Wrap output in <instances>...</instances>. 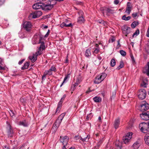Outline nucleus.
I'll list each match as a JSON object with an SVG mask.
<instances>
[{
	"mask_svg": "<svg viewBox=\"0 0 149 149\" xmlns=\"http://www.w3.org/2000/svg\"><path fill=\"white\" fill-rule=\"evenodd\" d=\"M102 81H103V80L101 79V77H100V75H98L96 77L94 82L95 84H98L101 82Z\"/></svg>",
	"mask_w": 149,
	"mask_h": 149,
	"instance_id": "a211bd4d",
	"label": "nucleus"
},
{
	"mask_svg": "<svg viewBox=\"0 0 149 149\" xmlns=\"http://www.w3.org/2000/svg\"><path fill=\"white\" fill-rule=\"evenodd\" d=\"M139 33V31L138 29H137L136 31L134 33L133 35V37H134L138 35Z\"/></svg>",
	"mask_w": 149,
	"mask_h": 149,
	"instance_id": "ea45409f",
	"label": "nucleus"
},
{
	"mask_svg": "<svg viewBox=\"0 0 149 149\" xmlns=\"http://www.w3.org/2000/svg\"><path fill=\"white\" fill-rule=\"evenodd\" d=\"M65 113H62L59 116L57 119H58L59 120H60L61 121L64 116H65Z\"/></svg>",
	"mask_w": 149,
	"mask_h": 149,
	"instance_id": "c9c22d12",
	"label": "nucleus"
},
{
	"mask_svg": "<svg viewBox=\"0 0 149 149\" xmlns=\"http://www.w3.org/2000/svg\"><path fill=\"white\" fill-rule=\"evenodd\" d=\"M61 121L58 119H57L54 124L53 127L52 129L53 132H55L57 130L58 127L60 126Z\"/></svg>",
	"mask_w": 149,
	"mask_h": 149,
	"instance_id": "0eeeda50",
	"label": "nucleus"
},
{
	"mask_svg": "<svg viewBox=\"0 0 149 149\" xmlns=\"http://www.w3.org/2000/svg\"><path fill=\"white\" fill-rule=\"evenodd\" d=\"M115 40V39L114 37V36H112L109 39V42H114Z\"/></svg>",
	"mask_w": 149,
	"mask_h": 149,
	"instance_id": "49530a36",
	"label": "nucleus"
},
{
	"mask_svg": "<svg viewBox=\"0 0 149 149\" xmlns=\"http://www.w3.org/2000/svg\"><path fill=\"white\" fill-rule=\"evenodd\" d=\"M88 67V64L86 65H84L82 67L83 69L84 70H86Z\"/></svg>",
	"mask_w": 149,
	"mask_h": 149,
	"instance_id": "052dcab7",
	"label": "nucleus"
},
{
	"mask_svg": "<svg viewBox=\"0 0 149 149\" xmlns=\"http://www.w3.org/2000/svg\"><path fill=\"white\" fill-rule=\"evenodd\" d=\"M111 67H114L116 65V62L114 59L112 58L111 61Z\"/></svg>",
	"mask_w": 149,
	"mask_h": 149,
	"instance_id": "e433bc0d",
	"label": "nucleus"
},
{
	"mask_svg": "<svg viewBox=\"0 0 149 149\" xmlns=\"http://www.w3.org/2000/svg\"><path fill=\"white\" fill-rule=\"evenodd\" d=\"M138 13H134L132 14V16L134 18H135L137 16Z\"/></svg>",
	"mask_w": 149,
	"mask_h": 149,
	"instance_id": "5fc2aeb1",
	"label": "nucleus"
},
{
	"mask_svg": "<svg viewBox=\"0 0 149 149\" xmlns=\"http://www.w3.org/2000/svg\"><path fill=\"white\" fill-rule=\"evenodd\" d=\"M23 27L27 31H30L31 29V24L29 22H26L23 24Z\"/></svg>",
	"mask_w": 149,
	"mask_h": 149,
	"instance_id": "423d86ee",
	"label": "nucleus"
},
{
	"mask_svg": "<svg viewBox=\"0 0 149 149\" xmlns=\"http://www.w3.org/2000/svg\"><path fill=\"white\" fill-rule=\"evenodd\" d=\"M144 139L146 143L149 146V133L146 134Z\"/></svg>",
	"mask_w": 149,
	"mask_h": 149,
	"instance_id": "aec40b11",
	"label": "nucleus"
},
{
	"mask_svg": "<svg viewBox=\"0 0 149 149\" xmlns=\"http://www.w3.org/2000/svg\"><path fill=\"white\" fill-rule=\"evenodd\" d=\"M103 141V140L101 139L100 140L99 142L97 143V145L98 146H100L101 144L102 143Z\"/></svg>",
	"mask_w": 149,
	"mask_h": 149,
	"instance_id": "603ef678",
	"label": "nucleus"
},
{
	"mask_svg": "<svg viewBox=\"0 0 149 149\" xmlns=\"http://www.w3.org/2000/svg\"><path fill=\"white\" fill-rule=\"evenodd\" d=\"M66 97V95L64 94L63 95V96L61 97L60 101H61L63 102V100L65 99V98Z\"/></svg>",
	"mask_w": 149,
	"mask_h": 149,
	"instance_id": "864d4df0",
	"label": "nucleus"
},
{
	"mask_svg": "<svg viewBox=\"0 0 149 149\" xmlns=\"http://www.w3.org/2000/svg\"><path fill=\"white\" fill-rule=\"evenodd\" d=\"M143 73L149 76V62H148L143 70Z\"/></svg>",
	"mask_w": 149,
	"mask_h": 149,
	"instance_id": "2eb2a0df",
	"label": "nucleus"
},
{
	"mask_svg": "<svg viewBox=\"0 0 149 149\" xmlns=\"http://www.w3.org/2000/svg\"><path fill=\"white\" fill-rule=\"evenodd\" d=\"M139 146V143L137 142L134 143L132 147L135 149H138Z\"/></svg>",
	"mask_w": 149,
	"mask_h": 149,
	"instance_id": "c85d7f7f",
	"label": "nucleus"
},
{
	"mask_svg": "<svg viewBox=\"0 0 149 149\" xmlns=\"http://www.w3.org/2000/svg\"><path fill=\"white\" fill-rule=\"evenodd\" d=\"M65 26L66 27H70L72 26V24L71 23H70L68 24H67L65 23Z\"/></svg>",
	"mask_w": 149,
	"mask_h": 149,
	"instance_id": "13d9d810",
	"label": "nucleus"
},
{
	"mask_svg": "<svg viewBox=\"0 0 149 149\" xmlns=\"http://www.w3.org/2000/svg\"><path fill=\"white\" fill-rule=\"evenodd\" d=\"M101 10H102V11H103L104 10H105L103 9L102 10L101 9ZM105 10L107 14H112L113 12V10L110 8H107L106 9V10Z\"/></svg>",
	"mask_w": 149,
	"mask_h": 149,
	"instance_id": "b1692460",
	"label": "nucleus"
},
{
	"mask_svg": "<svg viewBox=\"0 0 149 149\" xmlns=\"http://www.w3.org/2000/svg\"><path fill=\"white\" fill-rule=\"evenodd\" d=\"M81 136H79V135H78V136H75L74 138V139L76 140H79V139L80 140H79V142L80 143H81Z\"/></svg>",
	"mask_w": 149,
	"mask_h": 149,
	"instance_id": "de8ad7c7",
	"label": "nucleus"
},
{
	"mask_svg": "<svg viewBox=\"0 0 149 149\" xmlns=\"http://www.w3.org/2000/svg\"><path fill=\"white\" fill-rule=\"evenodd\" d=\"M148 124L142 123L139 125V127L141 131L144 133H147L149 130Z\"/></svg>",
	"mask_w": 149,
	"mask_h": 149,
	"instance_id": "f03ea898",
	"label": "nucleus"
},
{
	"mask_svg": "<svg viewBox=\"0 0 149 149\" xmlns=\"http://www.w3.org/2000/svg\"><path fill=\"white\" fill-rule=\"evenodd\" d=\"M139 24V22H138L134 21L131 24V26L132 28H134L136 26Z\"/></svg>",
	"mask_w": 149,
	"mask_h": 149,
	"instance_id": "473e14b6",
	"label": "nucleus"
},
{
	"mask_svg": "<svg viewBox=\"0 0 149 149\" xmlns=\"http://www.w3.org/2000/svg\"><path fill=\"white\" fill-rule=\"evenodd\" d=\"M130 139H131L128 138L127 136L123 137V141L125 144H127L130 142Z\"/></svg>",
	"mask_w": 149,
	"mask_h": 149,
	"instance_id": "a878e982",
	"label": "nucleus"
},
{
	"mask_svg": "<svg viewBox=\"0 0 149 149\" xmlns=\"http://www.w3.org/2000/svg\"><path fill=\"white\" fill-rule=\"evenodd\" d=\"M90 137V136L89 134L87 135L86 137H84V138H83L81 137V141L83 142H87L88 141Z\"/></svg>",
	"mask_w": 149,
	"mask_h": 149,
	"instance_id": "412c9836",
	"label": "nucleus"
},
{
	"mask_svg": "<svg viewBox=\"0 0 149 149\" xmlns=\"http://www.w3.org/2000/svg\"><path fill=\"white\" fill-rule=\"evenodd\" d=\"M46 75H47L46 74H45L44 72L43 75H42V80H44L45 79L46 76Z\"/></svg>",
	"mask_w": 149,
	"mask_h": 149,
	"instance_id": "bf43d9fd",
	"label": "nucleus"
},
{
	"mask_svg": "<svg viewBox=\"0 0 149 149\" xmlns=\"http://www.w3.org/2000/svg\"><path fill=\"white\" fill-rule=\"evenodd\" d=\"M61 107L58 106L56 109V113L59 112L61 109Z\"/></svg>",
	"mask_w": 149,
	"mask_h": 149,
	"instance_id": "e2e57ef3",
	"label": "nucleus"
},
{
	"mask_svg": "<svg viewBox=\"0 0 149 149\" xmlns=\"http://www.w3.org/2000/svg\"><path fill=\"white\" fill-rule=\"evenodd\" d=\"M50 33V30H48L47 33L45 36L44 37H47L48 36V35H49Z\"/></svg>",
	"mask_w": 149,
	"mask_h": 149,
	"instance_id": "4d7b16f0",
	"label": "nucleus"
},
{
	"mask_svg": "<svg viewBox=\"0 0 149 149\" xmlns=\"http://www.w3.org/2000/svg\"><path fill=\"white\" fill-rule=\"evenodd\" d=\"M126 15H124L122 17V19L125 21H128L131 18V17L128 16L126 17Z\"/></svg>",
	"mask_w": 149,
	"mask_h": 149,
	"instance_id": "7c9ffc66",
	"label": "nucleus"
},
{
	"mask_svg": "<svg viewBox=\"0 0 149 149\" xmlns=\"http://www.w3.org/2000/svg\"><path fill=\"white\" fill-rule=\"evenodd\" d=\"M5 0H0V6L3 4L5 2Z\"/></svg>",
	"mask_w": 149,
	"mask_h": 149,
	"instance_id": "680f3d73",
	"label": "nucleus"
},
{
	"mask_svg": "<svg viewBox=\"0 0 149 149\" xmlns=\"http://www.w3.org/2000/svg\"><path fill=\"white\" fill-rule=\"evenodd\" d=\"M9 113L10 116L12 117H13L15 115V113L13 110H10L9 112Z\"/></svg>",
	"mask_w": 149,
	"mask_h": 149,
	"instance_id": "8fccbe9b",
	"label": "nucleus"
},
{
	"mask_svg": "<svg viewBox=\"0 0 149 149\" xmlns=\"http://www.w3.org/2000/svg\"><path fill=\"white\" fill-rule=\"evenodd\" d=\"M133 134L132 132H130L127 133V134L125 136H127L128 138L131 139L132 137V135Z\"/></svg>",
	"mask_w": 149,
	"mask_h": 149,
	"instance_id": "58836bf2",
	"label": "nucleus"
},
{
	"mask_svg": "<svg viewBox=\"0 0 149 149\" xmlns=\"http://www.w3.org/2000/svg\"><path fill=\"white\" fill-rule=\"evenodd\" d=\"M68 75L67 76H66L65 77L63 82L62 83V84H61V85L60 86V87H61L63 85V84L65 82V81L67 80V79L68 78Z\"/></svg>",
	"mask_w": 149,
	"mask_h": 149,
	"instance_id": "09e8293b",
	"label": "nucleus"
},
{
	"mask_svg": "<svg viewBox=\"0 0 149 149\" xmlns=\"http://www.w3.org/2000/svg\"><path fill=\"white\" fill-rule=\"evenodd\" d=\"M146 83L144 81H143L142 83L141 84V85L143 87H146Z\"/></svg>",
	"mask_w": 149,
	"mask_h": 149,
	"instance_id": "6e6d98bb",
	"label": "nucleus"
},
{
	"mask_svg": "<svg viewBox=\"0 0 149 149\" xmlns=\"http://www.w3.org/2000/svg\"><path fill=\"white\" fill-rule=\"evenodd\" d=\"M8 130L7 132V134L8 137H13V132L11 126L9 124H8Z\"/></svg>",
	"mask_w": 149,
	"mask_h": 149,
	"instance_id": "ddd939ff",
	"label": "nucleus"
},
{
	"mask_svg": "<svg viewBox=\"0 0 149 149\" xmlns=\"http://www.w3.org/2000/svg\"><path fill=\"white\" fill-rule=\"evenodd\" d=\"M90 137V136L89 134L87 135L86 137H84V138H83L81 137V141L83 142H87L88 141Z\"/></svg>",
	"mask_w": 149,
	"mask_h": 149,
	"instance_id": "4be33fe9",
	"label": "nucleus"
},
{
	"mask_svg": "<svg viewBox=\"0 0 149 149\" xmlns=\"http://www.w3.org/2000/svg\"><path fill=\"white\" fill-rule=\"evenodd\" d=\"M94 101L96 102H99L101 101V98L98 97H95L93 98Z\"/></svg>",
	"mask_w": 149,
	"mask_h": 149,
	"instance_id": "72a5a7b5",
	"label": "nucleus"
},
{
	"mask_svg": "<svg viewBox=\"0 0 149 149\" xmlns=\"http://www.w3.org/2000/svg\"><path fill=\"white\" fill-rule=\"evenodd\" d=\"M146 91L144 89H141L139 91L138 96L139 98L141 100L144 99L146 96Z\"/></svg>",
	"mask_w": 149,
	"mask_h": 149,
	"instance_id": "20e7f679",
	"label": "nucleus"
},
{
	"mask_svg": "<svg viewBox=\"0 0 149 149\" xmlns=\"http://www.w3.org/2000/svg\"><path fill=\"white\" fill-rule=\"evenodd\" d=\"M63 146L62 148L63 149H67L68 148V146L67 145H63Z\"/></svg>",
	"mask_w": 149,
	"mask_h": 149,
	"instance_id": "0e129e2a",
	"label": "nucleus"
},
{
	"mask_svg": "<svg viewBox=\"0 0 149 149\" xmlns=\"http://www.w3.org/2000/svg\"><path fill=\"white\" fill-rule=\"evenodd\" d=\"M91 54L90 49H87L85 52V56L87 57H88L91 56Z\"/></svg>",
	"mask_w": 149,
	"mask_h": 149,
	"instance_id": "cd10ccee",
	"label": "nucleus"
},
{
	"mask_svg": "<svg viewBox=\"0 0 149 149\" xmlns=\"http://www.w3.org/2000/svg\"><path fill=\"white\" fill-rule=\"evenodd\" d=\"M41 39L39 40V43H40V47L38 49V51L35 54H34L33 56H30L29 57V59L31 60L32 62H34L37 59V56L40 55L42 54V51L44 50L45 47V43L44 42H41Z\"/></svg>",
	"mask_w": 149,
	"mask_h": 149,
	"instance_id": "f257e3e1",
	"label": "nucleus"
},
{
	"mask_svg": "<svg viewBox=\"0 0 149 149\" xmlns=\"http://www.w3.org/2000/svg\"><path fill=\"white\" fill-rule=\"evenodd\" d=\"M115 145L116 147L117 148V149H121V143L120 142H119V141L116 142Z\"/></svg>",
	"mask_w": 149,
	"mask_h": 149,
	"instance_id": "c756f323",
	"label": "nucleus"
},
{
	"mask_svg": "<svg viewBox=\"0 0 149 149\" xmlns=\"http://www.w3.org/2000/svg\"><path fill=\"white\" fill-rule=\"evenodd\" d=\"M52 72L54 71V72H56V68L53 65L51 66L50 68L49 69Z\"/></svg>",
	"mask_w": 149,
	"mask_h": 149,
	"instance_id": "a18cd8bd",
	"label": "nucleus"
},
{
	"mask_svg": "<svg viewBox=\"0 0 149 149\" xmlns=\"http://www.w3.org/2000/svg\"><path fill=\"white\" fill-rule=\"evenodd\" d=\"M29 64L30 63L29 62H26L24 64V65L21 68V69L24 70L27 69L29 65Z\"/></svg>",
	"mask_w": 149,
	"mask_h": 149,
	"instance_id": "393cba45",
	"label": "nucleus"
},
{
	"mask_svg": "<svg viewBox=\"0 0 149 149\" xmlns=\"http://www.w3.org/2000/svg\"><path fill=\"white\" fill-rule=\"evenodd\" d=\"M19 125L22 126L24 127H27L29 124L25 120H24L22 121H20L19 123Z\"/></svg>",
	"mask_w": 149,
	"mask_h": 149,
	"instance_id": "f3484780",
	"label": "nucleus"
},
{
	"mask_svg": "<svg viewBox=\"0 0 149 149\" xmlns=\"http://www.w3.org/2000/svg\"><path fill=\"white\" fill-rule=\"evenodd\" d=\"M62 102L60 101L58 104V106L61 107Z\"/></svg>",
	"mask_w": 149,
	"mask_h": 149,
	"instance_id": "774afa93",
	"label": "nucleus"
},
{
	"mask_svg": "<svg viewBox=\"0 0 149 149\" xmlns=\"http://www.w3.org/2000/svg\"><path fill=\"white\" fill-rule=\"evenodd\" d=\"M130 56L131 58V59L132 63L134 64V63H135V61L133 54H130Z\"/></svg>",
	"mask_w": 149,
	"mask_h": 149,
	"instance_id": "37998d69",
	"label": "nucleus"
},
{
	"mask_svg": "<svg viewBox=\"0 0 149 149\" xmlns=\"http://www.w3.org/2000/svg\"><path fill=\"white\" fill-rule=\"evenodd\" d=\"M90 137V136L89 134L87 135L86 137H84V138H83L81 137V141L83 142H87L88 141Z\"/></svg>",
	"mask_w": 149,
	"mask_h": 149,
	"instance_id": "5701e85b",
	"label": "nucleus"
},
{
	"mask_svg": "<svg viewBox=\"0 0 149 149\" xmlns=\"http://www.w3.org/2000/svg\"><path fill=\"white\" fill-rule=\"evenodd\" d=\"M79 13L80 15H81V16H79L77 22L78 23L80 24L83 23L85 22V20L83 17V13L82 11H80L79 12Z\"/></svg>",
	"mask_w": 149,
	"mask_h": 149,
	"instance_id": "f8f14e48",
	"label": "nucleus"
},
{
	"mask_svg": "<svg viewBox=\"0 0 149 149\" xmlns=\"http://www.w3.org/2000/svg\"><path fill=\"white\" fill-rule=\"evenodd\" d=\"M42 13L40 11L36 10L34 12L32 13L31 15L32 16L33 18H36L39 17L42 15Z\"/></svg>",
	"mask_w": 149,
	"mask_h": 149,
	"instance_id": "9b49d317",
	"label": "nucleus"
},
{
	"mask_svg": "<svg viewBox=\"0 0 149 149\" xmlns=\"http://www.w3.org/2000/svg\"><path fill=\"white\" fill-rule=\"evenodd\" d=\"M120 53L121 55L123 56H125L126 55V52L123 50H120Z\"/></svg>",
	"mask_w": 149,
	"mask_h": 149,
	"instance_id": "79ce46f5",
	"label": "nucleus"
},
{
	"mask_svg": "<svg viewBox=\"0 0 149 149\" xmlns=\"http://www.w3.org/2000/svg\"><path fill=\"white\" fill-rule=\"evenodd\" d=\"M46 74L49 76L52 74V72L49 69L47 70H45L44 72Z\"/></svg>",
	"mask_w": 149,
	"mask_h": 149,
	"instance_id": "f704fd0d",
	"label": "nucleus"
},
{
	"mask_svg": "<svg viewBox=\"0 0 149 149\" xmlns=\"http://www.w3.org/2000/svg\"><path fill=\"white\" fill-rule=\"evenodd\" d=\"M101 79L103 80L107 76V74L105 73H102L101 75H100Z\"/></svg>",
	"mask_w": 149,
	"mask_h": 149,
	"instance_id": "c03bdc74",
	"label": "nucleus"
},
{
	"mask_svg": "<svg viewBox=\"0 0 149 149\" xmlns=\"http://www.w3.org/2000/svg\"><path fill=\"white\" fill-rule=\"evenodd\" d=\"M140 117L142 119L144 120H149V111L143 112V113L140 114Z\"/></svg>",
	"mask_w": 149,
	"mask_h": 149,
	"instance_id": "6e6552de",
	"label": "nucleus"
},
{
	"mask_svg": "<svg viewBox=\"0 0 149 149\" xmlns=\"http://www.w3.org/2000/svg\"><path fill=\"white\" fill-rule=\"evenodd\" d=\"M107 128V123H103V131H105Z\"/></svg>",
	"mask_w": 149,
	"mask_h": 149,
	"instance_id": "a19ab883",
	"label": "nucleus"
},
{
	"mask_svg": "<svg viewBox=\"0 0 149 149\" xmlns=\"http://www.w3.org/2000/svg\"><path fill=\"white\" fill-rule=\"evenodd\" d=\"M129 3H128L127 5V7L126 8L125 12L127 13V15H129L130 13L132 10V7L130 6V5L128 4Z\"/></svg>",
	"mask_w": 149,
	"mask_h": 149,
	"instance_id": "6ab92c4d",
	"label": "nucleus"
},
{
	"mask_svg": "<svg viewBox=\"0 0 149 149\" xmlns=\"http://www.w3.org/2000/svg\"><path fill=\"white\" fill-rule=\"evenodd\" d=\"M24 60L25 59H23L21 61H19L18 62V64L19 65L21 64L23 62Z\"/></svg>",
	"mask_w": 149,
	"mask_h": 149,
	"instance_id": "338daca9",
	"label": "nucleus"
},
{
	"mask_svg": "<svg viewBox=\"0 0 149 149\" xmlns=\"http://www.w3.org/2000/svg\"><path fill=\"white\" fill-rule=\"evenodd\" d=\"M78 83L77 82L75 83L72 86L71 90L72 91H74L75 89V87L76 86H77L78 85Z\"/></svg>",
	"mask_w": 149,
	"mask_h": 149,
	"instance_id": "4c0bfd02",
	"label": "nucleus"
},
{
	"mask_svg": "<svg viewBox=\"0 0 149 149\" xmlns=\"http://www.w3.org/2000/svg\"><path fill=\"white\" fill-rule=\"evenodd\" d=\"M120 124V120L119 118L116 119L114 122L113 124L114 127L115 129H117L118 128Z\"/></svg>",
	"mask_w": 149,
	"mask_h": 149,
	"instance_id": "dca6fc26",
	"label": "nucleus"
},
{
	"mask_svg": "<svg viewBox=\"0 0 149 149\" xmlns=\"http://www.w3.org/2000/svg\"><path fill=\"white\" fill-rule=\"evenodd\" d=\"M4 64L3 59L1 58H0V65L2 66H3Z\"/></svg>",
	"mask_w": 149,
	"mask_h": 149,
	"instance_id": "3c124183",
	"label": "nucleus"
},
{
	"mask_svg": "<svg viewBox=\"0 0 149 149\" xmlns=\"http://www.w3.org/2000/svg\"><path fill=\"white\" fill-rule=\"evenodd\" d=\"M149 108V104L146 102H143L141 104L140 107V110L143 112L148 110Z\"/></svg>",
	"mask_w": 149,
	"mask_h": 149,
	"instance_id": "39448f33",
	"label": "nucleus"
},
{
	"mask_svg": "<svg viewBox=\"0 0 149 149\" xmlns=\"http://www.w3.org/2000/svg\"><path fill=\"white\" fill-rule=\"evenodd\" d=\"M54 5V4H51L50 1L45 4L44 3L42 10L47 11L50 10L53 8Z\"/></svg>",
	"mask_w": 149,
	"mask_h": 149,
	"instance_id": "7ed1b4c3",
	"label": "nucleus"
},
{
	"mask_svg": "<svg viewBox=\"0 0 149 149\" xmlns=\"http://www.w3.org/2000/svg\"><path fill=\"white\" fill-rule=\"evenodd\" d=\"M131 29L130 27L125 26H124L122 30L123 33L126 35V36H127V35L128 34L130 33Z\"/></svg>",
	"mask_w": 149,
	"mask_h": 149,
	"instance_id": "4468645a",
	"label": "nucleus"
},
{
	"mask_svg": "<svg viewBox=\"0 0 149 149\" xmlns=\"http://www.w3.org/2000/svg\"><path fill=\"white\" fill-rule=\"evenodd\" d=\"M124 67V64L122 61H121L120 62V64L116 69V70H119L120 69Z\"/></svg>",
	"mask_w": 149,
	"mask_h": 149,
	"instance_id": "2f4dec72",
	"label": "nucleus"
},
{
	"mask_svg": "<svg viewBox=\"0 0 149 149\" xmlns=\"http://www.w3.org/2000/svg\"><path fill=\"white\" fill-rule=\"evenodd\" d=\"M44 3H37L34 4L32 6L33 8L34 9L37 10L42 9V8L43 6Z\"/></svg>",
	"mask_w": 149,
	"mask_h": 149,
	"instance_id": "9d476101",
	"label": "nucleus"
},
{
	"mask_svg": "<svg viewBox=\"0 0 149 149\" xmlns=\"http://www.w3.org/2000/svg\"><path fill=\"white\" fill-rule=\"evenodd\" d=\"M146 36L147 37H149V26L148 27L147 31Z\"/></svg>",
	"mask_w": 149,
	"mask_h": 149,
	"instance_id": "69168bd1",
	"label": "nucleus"
},
{
	"mask_svg": "<svg viewBox=\"0 0 149 149\" xmlns=\"http://www.w3.org/2000/svg\"><path fill=\"white\" fill-rule=\"evenodd\" d=\"M69 138L67 136H60V141L63 145H67L68 141Z\"/></svg>",
	"mask_w": 149,
	"mask_h": 149,
	"instance_id": "1a4fd4ad",
	"label": "nucleus"
},
{
	"mask_svg": "<svg viewBox=\"0 0 149 149\" xmlns=\"http://www.w3.org/2000/svg\"><path fill=\"white\" fill-rule=\"evenodd\" d=\"M95 47L96 48H95V49L94 51V53L95 54H97L100 50V48L99 47L98 45L97 44H95Z\"/></svg>",
	"mask_w": 149,
	"mask_h": 149,
	"instance_id": "bb28decb",
	"label": "nucleus"
}]
</instances>
